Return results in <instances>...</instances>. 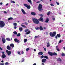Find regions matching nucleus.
I'll use <instances>...</instances> for the list:
<instances>
[{
  "label": "nucleus",
  "mask_w": 65,
  "mask_h": 65,
  "mask_svg": "<svg viewBox=\"0 0 65 65\" xmlns=\"http://www.w3.org/2000/svg\"><path fill=\"white\" fill-rule=\"evenodd\" d=\"M32 21L35 24H39V21L43 22L44 20L42 17H41L38 20L35 18L32 19Z\"/></svg>",
  "instance_id": "nucleus-1"
},
{
  "label": "nucleus",
  "mask_w": 65,
  "mask_h": 65,
  "mask_svg": "<svg viewBox=\"0 0 65 65\" xmlns=\"http://www.w3.org/2000/svg\"><path fill=\"white\" fill-rule=\"evenodd\" d=\"M42 8V6L41 4H39V5L38 7V9L40 12L42 11V10H43V9Z\"/></svg>",
  "instance_id": "nucleus-2"
},
{
  "label": "nucleus",
  "mask_w": 65,
  "mask_h": 65,
  "mask_svg": "<svg viewBox=\"0 0 65 65\" xmlns=\"http://www.w3.org/2000/svg\"><path fill=\"white\" fill-rule=\"evenodd\" d=\"M56 34H57V32L56 31L53 32V33L52 32H50V36H51V37H54L56 36Z\"/></svg>",
  "instance_id": "nucleus-3"
},
{
  "label": "nucleus",
  "mask_w": 65,
  "mask_h": 65,
  "mask_svg": "<svg viewBox=\"0 0 65 65\" xmlns=\"http://www.w3.org/2000/svg\"><path fill=\"white\" fill-rule=\"evenodd\" d=\"M4 26H5V23L3 21H0V27L3 28Z\"/></svg>",
  "instance_id": "nucleus-4"
},
{
  "label": "nucleus",
  "mask_w": 65,
  "mask_h": 65,
  "mask_svg": "<svg viewBox=\"0 0 65 65\" xmlns=\"http://www.w3.org/2000/svg\"><path fill=\"white\" fill-rule=\"evenodd\" d=\"M48 54L49 55H50L51 56H52L53 55L54 56H57V53L55 52L53 53L52 52H50V51L48 52Z\"/></svg>",
  "instance_id": "nucleus-5"
},
{
  "label": "nucleus",
  "mask_w": 65,
  "mask_h": 65,
  "mask_svg": "<svg viewBox=\"0 0 65 65\" xmlns=\"http://www.w3.org/2000/svg\"><path fill=\"white\" fill-rule=\"evenodd\" d=\"M24 32H26V35H28V34H29L31 33L30 31V30L28 29H25L24 30Z\"/></svg>",
  "instance_id": "nucleus-6"
},
{
  "label": "nucleus",
  "mask_w": 65,
  "mask_h": 65,
  "mask_svg": "<svg viewBox=\"0 0 65 65\" xmlns=\"http://www.w3.org/2000/svg\"><path fill=\"white\" fill-rule=\"evenodd\" d=\"M2 53L3 54L2 55V58L3 59H4L5 58H6V55L5 54V52H2Z\"/></svg>",
  "instance_id": "nucleus-7"
},
{
  "label": "nucleus",
  "mask_w": 65,
  "mask_h": 65,
  "mask_svg": "<svg viewBox=\"0 0 65 65\" xmlns=\"http://www.w3.org/2000/svg\"><path fill=\"white\" fill-rule=\"evenodd\" d=\"M6 52L7 53L8 56H10V55L11 54V51H9L7 50H6Z\"/></svg>",
  "instance_id": "nucleus-8"
},
{
  "label": "nucleus",
  "mask_w": 65,
  "mask_h": 65,
  "mask_svg": "<svg viewBox=\"0 0 65 65\" xmlns=\"http://www.w3.org/2000/svg\"><path fill=\"white\" fill-rule=\"evenodd\" d=\"M2 40L3 43H5L6 42V39L5 38H2Z\"/></svg>",
  "instance_id": "nucleus-9"
},
{
  "label": "nucleus",
  "mask_w": 65,
  "mask_h": 65,
  "mask_svg": "<svg viewBox=\"0 0 65 65\" xmlns=\"http://www.w3.org/2000/svg\"><path fill=\"white\" fill-rule=\"evenodd\" d=\"M14 41L15 42H17L18 43H19L20 42V41L18 40L17 39V38H15L14 39Z\"/></svg>",
  "instance_id": "nucleus-10"
},
{
  "label": "nucleus",
  "mask_w": 65,
  "mask_h": 65,
  "mask_svg": "<svg viewBox=\"0 0 65 65\" xmlns=\"http://www.w3.org/2000/svg\"><path fill=\"white\" fill-rule=\"evenodd\" d=\"M21 11L22 12H23V14H26V13L25 12V10H24V9H22Z\"/></svg>",
  "instance_id": "nucleus-11"
},
{
  "label": "nucleus",
  "mask_w": 65,
  "mask_h": 65,
  "mask_svg": "<svg viewBox=\"0 0 65 65\" xmlns=\"http://www.w3.org/2000/svg\"><path fill=\"white\" fill-rule=\"evenodd\" d=\"M48 21H49V19H48V18H47L46 19L45 21V23H47L48 22Z\"/></svg>",
  "instance_id": "nucleus-12"
},
{
  "label": "nucleus",
  "mask_w": 65,
  "mask_h": 65,
  "mask_svg": "<svg viewBox=\"0 0 65 65\" xmlns=\"http://www.w3.org/2000/svg\"><path fill=\"white\" fill-rule=\"evenodd\" d=\"M31 14L32 15H36V13L34 12H32L31 13Z\"/></svg>",
  "instance_id": "nucleus-13"
},
{
  "label": "nucleus",
  "mask_w": 65,
  "mask_h": 65,
  "mask_svg": "<svg viewBox=\"0 0 65 65\" xmlns=\"http://www.w3.org/2000/svg\"><path fill=\"white\" fill-rule=\"evenodd\" d=\"M7 50H11V47H10L9 46V45H8L7 47Z\"/></svg>",
  "instance_id": "nucleus-14"
},
{
  "label": "nucleus",
  "mask_w": 65,
  "mask_h": 65,
  "mask_svg": "<svg viewBox=\"0 0 65 65\" xmlns=\"http://www.w3.org/2000/svg\"><path fill=\"white\" fill-rule=\"evenodd\" d=\"M38 55H43V53L42 52H40L38 53Z\"/></svg>",
  "instance_id": "nucleus-15"
},
{
  "label": "nucleus",
  "mask_w": 65,
  "mask_h": 65,
  "mask_svg": "<svg viewBox=\"0 0 65 65\" xmlns=\"http://www.w3.org/2000/svg\"><path fill=\"white\" fill-rule=\"evenodd\" d=\"M46 61V59H43L42 60V62L43 63H44Z\"/></svg>",
  "instance_id": "nucleus-16"
},
{
  "label": "nucleus",
  "mask_w": 65,
  "mask_h": 65,
  "mask_svg": "<svg viewBox=\"0 0 65 65\" xmlns=\"http://www.w3.org/2000/svg\"><path fill=\"white\" fill-rule=\"evenodd\" d=\"M10 47H14V45L13 44H10Z\"/></svg>",
  "instance_id": "nucleus-17"
},
{
  "label": "nucleus",
  "mask_w": 65,
  "mask_h": 65,
  "mask_svg": "<svg viewBox=\"0 0 65 65\" xmlns=\"http://www.w3.org/2000/svg\"><path fill=\"white\" fill-rule=\"evenodd\" d=\"M19 30L20 32H22L23 31V28L22 27H19Z\"/></svg>",
  "instance_id": "nucleus-18"
},
{
  "label": "nucleus",
  "mask_w": 65,
  "mask_h": 65,
  "mask_svg": "<svg viewBox=\"0 0 65 65\" xmlns=\"http://www.w3.org/2000/svg\"><path fill=\"white\" fill-rule=\"evenodd\" d=\"M39 29L41 30H43V28L41 26H40V27Z\"/></svg>",
  "instance_id": "nucleus-19"
},
{
  "label": "nucleus",
  "mask_w": 65,
  "mask_h": 65,
  "mask_svg": "<svg viewBox=\"0 0 65 65\" xmlns=\"http://www.w3.org/2000/svg\"><path fill=\"white\" fill-rule=\"evenodd\" d=\"M57 61H60V62H61L62 61V60L60 58H58L57 59Z\"/></svg>",
  "instance_id": "nucleus-20"
},
{
  "label": "nucleus",
  "mask_w": 65,
  "mask_h": 65,
  "mask_svg": "<svg viewBox=\"0 0 65 65\" xmlns=\"http://www.w3.org/2000/svg\"><path fill=\"white\" fill-rule=\"evenodd\" d=\"M13 19V18L12 17H10L8 18V21H9L10 20H11Z\"/></svg>",
  "instance_id": "nucleus-21"
},
{
  "label": "nucleus",
  "mask_w": 65,
  "mask_h": 65,
  "mask_svg": "<svg viewBox=\"0 0 65 65\" xmlns=\"http://www.w3.org/2000/svg\"><path fill=\"white\" fill-rule=\"evenodd\" d=\"M57 36L58 38H60L61 37V35L60 34H57Z\"/></svg>",
  "instance_id": "nucleus-22"
},
{
  "label": "nucleus",
  "mask_w": 65,
  "mask_h": 65,
  "mask_svg": "<svg viewBox=\"0 0 65 65\" xmlns=\"http://www.w3.org/2000/svg\"><path fill=\"white\" fill-rule=\"evenodd\" d=\"M28 9H30V8H31V7H30V6L28 5V6L27 7H26Z\"/></svg>",
  "instance_id": "nucleus-23"
},
{
  "label": "nucleus",
  "mask_w": 65,
  "mask_h": 65,
  "mask_svg": "<svg viewBox=\"0 0 65 65\" xmlns=\"http://www.w3.org/2000/svg\"><path fill=\"white\" fill-rule=\"evenodd\" d=\"M21 26L23 28H27V27H26V26L24 25L23 24H22L21 25Z\"/></svg>",
  "instance_id": "nucleus-24"
},
{
  "label": "nucleus",
  "mask_w": 65,
  "mask_h": 65,
  "mask_svg": "<svg viewBox=\"0 0 65 65\" xmlns=\"http://www.w3.org/2000/svg\"><path fill=\"white\" fill-rule=\"evenodd\" d=\"M6 40L7 41H10V39L9 38H6Z\"/></svg>",
  "instance_id": "nucleus-25"
},
{
  "label": "nucleus",
  "mask_w": 65,
  "mask_h": 65,
  "mask_svg": "<svg viewBox=\"0 0 65 65\" xmlns=\"http://www.w3.org/2000/svg\"><path fill=\"white\" fill-rule=\"evenodd\" d=\"M50 42H48L47 43V47H49L50 46Z\"/></svg>",
  "instance_id": "nucleus-26"
},
{
  "label": "nucleus",
  "mask_w": 65,
  "mask_h": 65,
  "mask_svg": "<svg viewBox=\"0 0 65 65\" xmlns=\"http://www.w3.org/2000/svg\"><path fill=\"white\" fill-rule=\"evenodd\" d=\"M28 2L30 3V4H32V2H31V0H28Z\"/></svg>",
  "instance_id": "nucleus-27"
},
{
  "label": "nucleus",
  "mask_w": 65,
  "mask_h": 65,
  "mask_svg": "<svg viewBox=\"0 0 65 65\" xmlns=\"http://www.w3.org/2000/svg\"><path fill=\"white\" fill-rule=\"evenodd\" d=\"M24 6H25V7H27V6H28V5H27V4H24Z\"/></svg>",
  "instance_id": "nucleus-28"
},
{
  "label": "nucleus",
  "mask_w": 65,
  "mask_h": 65,
  "mask_svg": "<svg viewBox=\"0 0 65 65\" xmlns=\"http://www.w3.org/2000/svg\"><path fill=\"white\" fill-rule=\"evenodd\" d=\"M24 41L25 43H26V42L27 41V39H25L24 40Z\"/></svg>",
  "instance_id": "nucleus-29"
},
{
  "label": "nucleus",
  "mask_w": 65,
  "mask_h": 65,
  "mask_svg": "<svg viewBox=\"0 0 65 65\" xmlns=\"http://www.w3.org/2000/svg\"><path fill=\"white\" fill-rule=\"evenodd\" d=\"M13 25L15 26H17V24L16 23H13Z\"/></svg>",
  "instance_id": "nucleus-30"
},
{
  "label": "nucleus",
  "mask_w": 65,
  "mask_h": 65,
  "mask_svg": "<svg viewBox=\"0 0 65 65\" xmlns=\"http://www.w3.org/2000/svg\"><path fill=\"white\" fill-rule=\"evenodd\" d=\"M13 33H14V34L15 35H17V33L16 31H14L13 32Z\"/></svg>",
  "instance_id": "nucleus-31"
},
{
  "label": "nucleus",
  "mask_w": 65,
  "mask_h": 65,
  "mask_svg": "<svg viewBox=\"0 0 65 65\" xmlns=\"http://www.w3.org/2000/svg\"><path fill=\"white\" fill-rule=\"evenodd\" d=\"M50 14H51V12H50V11H49L47 13V15H50Z\"/></svg>",
  "instance_id": "nucleus-32"
},
{
  "label": "nucleus",
  "mask_w": 65,
  "mask_h": 65,
  "mask_svg": "<svg viewBox=\"0 0 65 65\" xmlns=\"http://www.w3.org/2000/svg\"><path fill=\"white\" fill-rule=\"evenodd\" d=\"M44 58L45 59H48V57L46 56H44Z\"/></svg>",
  "instance_id": "nucleus-33"
},
{
  "label": "nucleus",
  "mask_w": 65,
  "mask_h": 65,
  "mask_svg": "<svg viewBox=\"0 0 65 65\" xmlns=\"http://www.w3.org/2000/svg\"><path fill=\"white\" fill-rule=\"evenodd\" d=\"M61 56H65V54L64 53H62L61 54Z\"/></svg>",
  "instance_id": "nucleus-34"
},
{
  "label": "nucleus",
  "mask_w": 65,
  "mask_h": 65,
  "mask_svg": "<svg viewBox=\"0 0 65 65\" xmlns=\"http://www.w3.org/2000/svg\"><path fill=\"white\" fill-rule=\"evenodd\" d=\"M21 36V34L19 33L17 35V36Z\"/></svg>",
  "instance_id": "nucleus-35"
},
{
  "label": "nucleus",
  "mask_w": 65,
  "mask_h": 65,
  "mask_svg": "<svg viewBox=\"0 0 65 65\" xmlns=\"http://www.w3.org/2000/svg\"><path fill=\"white\" fill-rule=\"evenodd\" d=\"M10 2L11 3H15V2L12 1H11Z\"/></svg>",
  "instance_id": "nucleus-36"
},
{
  "label": "nucleus",
  "mask_w": 65,
  "mask_h": 65,
  "mask_svg": "<svg viewBox=\"0 0 65 65\" xmlns=\"http://www.w3.org/2000/svg\"><path fill=\"white\" fill-rule=\"evenodd\" d=\"M44 56L43 55H42V56H40V58H41V59H42L43 58V57H44Z\"/></svg>",
  "instance_id": "nucleus-37"
},
{
  "label": "nucleus",
  "mask_w": 65,
  "mask_h": 65,
  "mask_svg": "<svg viewBox=\"0 0 65 65\" xmlns=\"http://www.w3.org/2000/svg\"><path fill=\"white\" fill-rule=\"evenodd\" d=\"M18 54V55H21V52L20 51H18L17 52Z\"/></svg>",
  "instance_id": "nucleus-38"
},
{
  "label": "nucleus",
  "mask_w": 65,
  "mask_h": 65,
  "mask_svg": "<svg viewBox=\"0 0 65 65\" xmlns=\"http://www.w3.org/2000/svg\"><path fill=\"white\" fill-rule=\"evenodd\" d=\"M30 50V48H27L26 49V51L27 52H28V51Z\"/></svg>",
  "instance_id": "nucleus-39"
},
{
  "label": "nucleus",
  "mask_w": 65,
  "mask_h": 65,
  "mask_svg": "<svg viewBox=\"0 0 65 65\" xmlns=\"http://www.w3.org/2000/svg\"><path fill=\"white\" fill-rule=\"evenodd\" d=\"M24 24H25V25H28V23L27 22H25Z\"/></svg>",
  "instance_id": "nucleus-40"
},
{
  "label": "nucleus",
  "mask_w": 65,
  "mask_h": 65,
  "mask_svg": "<svg viewBox=\"0 0 65 65\" xmlns=\"http://www.w3.org/2000/svg\"><path fill=\"white\" fill-rule=\"evenodd\" d=\"M35 29L36 30H38L39 29V27H35Z\"/></svg>",
  "instance_id": "nucleus-41"
},
{
  "label": "nucleus",
  "mask_w": 65,
  "mask_h": 65,
  "mask_svg": "<svg viewBox=\"0 0 65 65\" xmlns=\"http://www.w3.org/2000/svg\"><path fill=\"white\" fill-rule=\"evenodd\" d=\"M39 15H40V17H43V15L42 14H39Z\"/></svg>",
  "instance_id": "nucleus-42"
},
{
  "label": "nucleus",
  "mask_w": 65,
  "mask_h": 65,
  "mask_svg": "<svg viewBox=\"0 0 65 65\" xmlns=\"http://www.w3.org/2000/svg\"><path fill=\"white\" fill-rule=\"evenodd\" d=\"M8 62H6L5 63V65H8Z\"/></svg>",
  "instance_id": "nucleus-43"
},
{
  "label": "nucleus",
  "mask_w": 65,
  "mask_h": 65,
  "mask_svg": "<svg viewBox=\"0 0 65 65\" xmlns=\"http://www.w3.org/2000/svg\"><path fill=\"white\" fill-rule=\"evenodd\" d=\"M21 53L22 54H24V52L23 51H21Z\"/></svg>",
  "instance_id": "nucleus-44"
},
{
  "label": "nucleus",
  "mask_w": 65,
  "mask_h": 65,
  "mask_svg": "<svg viewBox=\"0 0 65 65\" xmlns=\"http://www.w3.org/2000/svg\"><path fill=\"white\" fill-rule=\"evenodd\" d=\"M56 50L57 51H58V52H59L60 51V49L59 48H58V49H57Z\"/></svg>",
  "instance_id": "nucleus-45"
},
{
  "label": "nucleus",
  "mask_w": 65,
  "mask_h": 65,
  "mask_svg": "<svg viewBox=\"0 0 65 65\" xmlns=\"http://www.w3.org/2000/svg\"><path fill=\"white\" fill-rule=\"evenodd\" d=\"M56 50L57 49H58V48H58V46H56Z\"/></svg>",
  "instance_id": "nucleus-46"
},
{
  "label": "nucleus",
  "mask_w": 65,
  "mask_h": 65,
  "mask_svg": "<svg viewBox=\"0 0 65 65\" xmlns=\"http://www.w3.org/2000/svg\"><path fill=\"white\" fill-rule=\"evenodd\" d=\"M43 48H44V51H46V49L44 48V47H43Z\"/></svg>",
  "instance_id": "nucleus-47"
},
{
  "label": "nucleus",
  "mask_w": 65,
  "mask_h": 65,
  "mask_svg": "<svg viewBox=\"0 0 65 65\" xmlns=\"http://www.w3.org/2000/svg\"><path fill=\"white\" fill-rule=\"evenodd\" d=\"M62 42V40H60L59 41V43H61Z\"/></svg>",
  "instance_id": "nucleus-48"
},
{
  "label": "nucleus",
  "mask_w": 65,
  "mask_h": 65,
  "mask_svg": "<svg viewBox=\"0 0 65 65\" xmlns=\"http://www.w3.org/2000/svg\"><path fill=\"white\" fill-rule=\"evenodd\" d=\"M50 5H51V6H54V5L52 4H50Z\"/></svg>",
  "instance_id": "nucleus-49"
},
{
  "label": "nucleus",
  "mask_w": 65,
  "mask_h": 65,
  "mask_svg": "<svg viewBox=\"0 0 65 65\" xmlns=\"http://www.w3.org/2000/svg\"><path fill=\"white\" fill-rule=\"evenodd\" d=\"M40 1H38L36 2L37 3H40Z\"/></svg>",
  "instance_id": "nucleus-50"
},
{
  "label": "nucleus",
  "mask_w": 65,
  "mask_h": 65,
  "mask_svg": "<svg viewBox=\"0 0 65 65\" xmlns=\"http://www.w3.org/2000/svg\"><path fill=\"white\" fill-rule=\"evenodd\" d=\"M4 63H1V65H4Z\"/></svg>",
  "instance_id": "nucleus-51"
},
{
  "label": "nucleus",
  "mask_w": 65,
  "mask_h": 65,
  "mask_svg": "<svg viewBox=\"0 0 65 65\" xmlns=\"http://www.w3.org/2000/svg\"><path fill=\"white\" fill-rule=\"evenodd\" d=\"M55 37L56 39H58V37H57V36H56Z\"/></svg>",
  "instance_id": "nucleus-52"
},
{
  "label": "nucleus",
  "mask_w": 65,
  "mask_h": 65,
  "mask_svg": "<svg viewBox=\"0 0 65 65\" xmlns=\"http://www.w3.org/2000/svg\"><path fill=\"white\" fill-rule=\"evenodd\" d=\"M56 3L57 4V5H59V3H58L57 2H56Z\"/></svg>",
  "instance_id": "nucleus-53"
},
{
  "label": "nucleus",
  "mask_w": 65,
  "mask_h": 65,
  "mask_svg": "<svg viewBox=\"0 0 65 65\" xmlns=\"http://www.w3.org/2000/svg\"><path fill=\"white\" fill-rule=\"evenodd\" d=\"M14 29H17V27L16 26L14 27Z\"/></svg>",
  "instance_id": "nucleus-54"
},
{
  "label": "nucleus",
  "mask_w": 65,
  "mask_h": 65,
  "mask_svg": "<svg viewBox=\"0 0 65 65\" xmlns=\"http://www.w3.org/2000/svg\"><path fill=\"white\" fill-rule=\"evenodd\" d=\"M38 37V36H35V38H37Z\"/></svg>",
  "instance_id": "nucleus-55"
},
{
  "label": "nucleus",
  "mask_w": 65,
  "mask_h": 65,
  "mask_svg": "<svg viewBox=\"0 0 65 65\" xmlns=\"http://www.w3.org/2000/svg\"><path fill=\"white\" fill-rule=\"evenodd\" d=\"M52 19L53 20V21H54L55 20V18H54Z\"/></svg>",
  "instance_id": "nucleus-56"
},
{
  "label": "nucleus",
  "mask_w": 65,
  "mask_h": 65,
  "mask_svg": "<svg viewBox=\"0 0 65 65\" xmlns=\"http://www.w3.org/2000/svg\"><path fill=\"white\" fill-rule=\"evenodd\" d=\"M43 29H44V30L45 29H46V28H45V27H44Z\"/></svg>",
  "instance_id": "nucleus-57"
},
{
  "label": "nucleus",
  "mask_w": 65,
  "mask_h": 65,
  "mask_svg": "<svg viewBox=\"0 0 65 65\" xmlns=\"http://www.w3.org/2000/svg\"><path fill=\"white\" fill-rule=\"evenodd\" d=\"M22 60H22V62H24V59L23 58L22 59Z\"/></svg>",
  "instance_id": "nucleus-58"
},
{
  "label": "nucleus",
  "mask_w": 65,
  "mask_h": 65,
  "mask_svg": "<svg viewBox=\"0 0 65 65\" xmlns=\"http://www.w3.org/2000/svg\"><path fill=\"white\" fill-rule=\"evenodd\" d=\"M34 52H36V49H34Z\"/></svg>",
  "instance_id": "nucleus-59"
},
{
  "label": "nucleus",
  "mask_w": 65,
  "mask_h": 65,
  "mask_svg": "<svg viewBox=\"0 0 65 65\" xmlns=\"http://www.w3.org/2000/svg\"><path fill=\"white\" fill-rule=\"evenodd\" d=\"M0 50H2L3 49L1 48V47H0Z\"/></svg>",
  "instance_id": "nucleus-60"
},
{
  "label": "nucleus",
  "mask_w": 65,
  "mask_h": 65,
  "mask_svg": "<svg viewBox=\"0 0 65 65\" xmlns=\"http://www.w3.org/2000/svg\"><path fill=\"white\" fill-rule=\"evenodd\" d=\"M33 65H36V63H34L33 64Z\"/></svg>",
  "instance_id": "nucleus-61"
},
{
  "label": "nucleus",
  "mask_w": 65,
  "mask_h": 65,
  "mask_svg": "<svg viewBox=\"0 0 65 65\" xmlns=\"http://www.w3.org/2000/svg\"><path fill=\"white\" fill-rule=\"evenodd\" d=\"M4 13H7V12H6L5 11L4 12Z\"/></svg>",
  "instance_id": "nucleus-62"
},
{
  "label": "nucleus",
  "mask_w": 65,
  "mask_h": 65,
  "mask_svg": "<svg viewBox=\"0 0 65 65\" xmlns=\"http://www.w3.org/2000/svg\"><path fill=\"white\" fill-rule=\"evenodd\" d=\"M0 4H1V5H2V3H0Z\"/></svg>",
  "instance_id": "nucleus-63"
},
{
  "label": "nucleus",
  "mask_w": 65,
  "mask_h": 65,
  "mask_svg": "<svg viewBox=\"0 0 65 65\" xmlns=\"http://www.w3.org/2000/svg\"><path fill=\"white\" fill-rule=\"evenodd\" d=\"M63 49H64V50L65 51V47H63Z\"/></svg>",
  "instance_id": "nucleus-64"
}]
</instances>
